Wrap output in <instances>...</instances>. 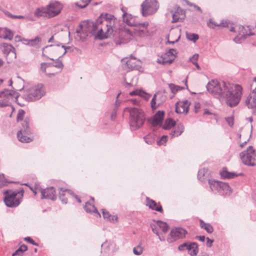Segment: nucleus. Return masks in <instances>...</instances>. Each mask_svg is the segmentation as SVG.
<instances>
[{
    "label": "nucleus",
    "instance_id": "obj_44",
    "mask_svg": "<svg viewBox=\"0 0 256 256\" xmlns=\"http://www.w3.org/2000/svg\"><path fill=\"white\" fill-rule=\"evenodd\" d=\"M13 182H8L7 180L4 176V174H0V188H2L4 186L7 185L8 183H12Z\"/></svg>",
    "mask_w": 256,
    "mask_h": 256
},
{
    "label": "nucleus",
    "instance_id": "obj_32",
    "mask_svg": "<svg viewBox=\"0 0 256 256\" xmlns=\"http://www.w3.org/2000/svg\"><path fill=\"white\" fill-rule=\"evenodd\" d=\"M26 40L27 41V40ZM28 45L31 46H36L42 42V38L40 36H37L34 38L28 40Z\"/></svg>",
    "mask_w": 256,
    "mask_h": 256
},
{
    "label": "nucleus",
    "instance_id": "obj_3",
    "mask_svg": "<svg viewBox=\"0 0 256 256\" xmlns=\"http://www.w3.org/2000/svg\"><path fill=\"white\" fill-rule=\"evenodd\" d=\"M232 83L223 80H212L206 85L207 90L216 98H224L225 94L228 92Z\"/></svg>",
    "mask_w": 256,
    "mask_h": 256
},
{
    "label": "nucleus",
    "instance_id": "obj_39",
    "mask_svg": "<svg viewBox=\"0 0 256 256\" xmlns=\"http://www.w3.org/2000/svg\"><path fill=\"white\" fill-rule=\"evenodd\" d=\"M27 246L24 244L21 246L17 250L12 254V256H22L23 252L27 250Z\"/></svg>",
    "mask_w": 256,
    "mask_h": 256
},
{
    "label": "nucleus",
    "instance_id": "obj_42",
    "mask_svg": "<svg viewBox=\"0 0 256 256\" xmlns=\"http://www.w3.org/2000/svg\"><path fill=\"white\" fill-rule=\"evenodd\" d=\"M126 64L128 68L132 70H138V66L136 65L134 62H132L130 60L126 61Z\"/></svg>",
    "mask_w": 256,
    "mask_h": 256
},
{
    "label": "nucleus",
    "instance_id": "obj_29",
    "mask_svg": "<svg viewBox=\"0 0 256 256\" xmlns=\"http://www.w3.org/2000/svg\"><path fill=\"white\" fill-rule=\"evenodd\" d=\"M200 227L205 230L207 232L212 233L213 231V227L211 224L208 223H206L202 220H200Z\"/></svg>",
    "mask_w": 256,
    "mask_h": 256
},
{
    "label": "nucleus",
    "instance_id": "obj_62",
    "mask_svg": "<svg viewBox=\"0 0 256 256\" xmlns=\"http://www.w3.org/2000/svg\"><path fill=\"white\" fill-rule=\"evenodd\" d=\"M226 120L229 126H232L234 125L233 119L231 118H226Z\"/></svg>",
    "mask_w": 256,
    "mask_h": 256
},
{
    "label": "nucleus",
    "instance_id": "obj_11",
    "mask_svg": "<svg viewBox=\"0 0 256 256\" xmlns=\"http://www.w3.org/2000/svg\"><path fill=\"white\" fill-rule=\"evenodd\" d=\"M159 4L156 0H145L141 4V12L143 16L154 14L158 9Z\"/></svg>",
    "mask_w": 256,
    "mask_h": 256
},
{
    "label": "nucleus",
    "instance_id": "obj_16",
    "mask_svg": "<svg viewBox=\"0 0 256 256\" xmlns=\"http://www.w3.org/2000/svg\"><path fill=\"white\" fill-rule=\"evenodd\" d=\"M0 48L5 56L10 55L14 58H16V50L12 44L7 43H2L0 45Z\"/></svg>",
    "mask_w": 256,
    "mask_h": 256
},
{
    "label": "nucleus",
    "instance_id": "obj_40",
    "mask_svg": "<svg viewBox=\"0 0 256 256\" xmlns=\"http://www.w3.org/2000/svg\"><path fill=\"white\" fill-rule=\"evenodd\" d=\"M174 60V58H172V59H170L169 60H166V58L164 57L160 56V58L158 59L157 62L158 64H172Z\"/></svg>",
    "mask_w": 256,
    "mask_h": 256
},
{
    "label": "nucleus",
    "instance_id": "obj_57",
    "mask_svg": "<svg viewBox=\"0 0 256 256\" xmlns=\"http://www.w3.org/2000/svg\"><path fill=\"white\" fill-rule=\"evenodd\" d=\"M2 92H4V96L3 97H6V98H8L9 96H10L12 94L10 92V90H8V89H4V90H2Z\"/></svg>",
    "mask_w": 256,
    "mask_h": 256
},
{
    "label": "nucleus",
    "instance_id": "obj_49",
    "mask_svg": "<svg viewBox=\"0 0 256 256\" xmlns=\"http://www.w3.org/2000/svg\"><path fill=\"white\" fill-rule=\"evenodd\" d=\"M167 136H162L158 140H157L156 142L158 145L161 146L166 144V142H167Z\"/></svg>",
    "mask_w": 256,
    "mask_h": 256
},
{
    "label": "nucleus",
    "instance_id": "obj_21",
    "mask_svg": "<svg viewBox=\"0 0 256 256\" xmlns=\"http://www.w3.org/2000/svg\"><path fill=\"white\" fill-rule=\"evenodd\" d=\"M122 19L123 22L126 23L128 26H134L136 24V20H134V18L131 14H128L127 12H124L122 14Z\"/></svg>",
    "mask_w": 256,
    "mask_h": 256
},
{
    "label": "nucleus",
    "instance_id": "obj_22",
    "mask_svg": "<svg viewBox=\"0 0 256 256\" xmlns=\"http://www.w3.org/2000/svg\"><path fill=\"white\" fill-rule=\"evenodd\" d=\"M84 209L87 212L96 214L99 217H100V214L99 213L96 206L89 202H87L86 203Z\"/></svg>",
    "mask_w": 256,
    "mask_h": 256
},
{
    "label": "nucleus",
    "instance_id": "obj_24",
    "mask_svg": "<svg viewBox=\"0 0 256 256\" xmlns=\"http://www.w3.org/2000/svg\"><path fill=\"white\" fill-rule=\"evenodd\" d=\"M176 125V121L172 118H168L165 120L164 124L162 127L164 130H168L170 129L172 127Z\"/></svg>",
    "mask_w": 256,
    "mask_h": 256
},
{
    "label": "nucleus",
    "instance_id": "obj_6",
    "mask_svg": "<svg viewBox=\"0 0 256 256\" xmlns=\"http://www.w3.org/2000/svg\"><path fill=\"white\" fill-rule=\"evenodd\" d=\"M129 123L132 130H136L141 128L146 120L144 112L136 108H131L129 110Z\"/></svg>",
    "mask_w": 256,
    "mask_h": 256
},
{
    "label": "nucleus",
    "instance_id": "obj_60",
    "mask_svg": "<svg viewBox=\"0 0 256 256\" xmlns=\"http://www.w3.org/2000/svg\"><path fill=\"white\" fill-rule=\"evenodd\" d=\"M10 106L7 101L0 100V108H4Z\"/></svg>",
    "mask_w": 256,
    "mask_h": 256
},
{
    "label": "nucleus",
    "instance_id": "obj_27",
    "mask_svg": "<svg viewBox=\"0 0 256 256\" xmlns=\"http://www.w3.org/2000/svg\"><path fill=\"white\" fill-rule=\"evenodd\" d=\"M207 25L211 28H214L216 26H222V27H226L228 26L226 22L224 23L223 21H222L220 23L218 24L215 22H213L211 18H210L207 22Z\"/></svg>",
    "mask_w": 256,
    "mask_h": 256
},
{
    "label": "nucleus",
    "instance_id": "obj_15",
    "mask_svg": "<svg viewBox=\"0 0 256 256\" xmlns=\"http://www.w3.org/2000/svg\"><path fill=\"white\" fill-rule=\"evenodd\" d=\"M180 250H183L185 249L188 250V252L191 256H196L198 252V246L196 242H193L190 244H183L180 245L178 248Z\"/></svg>",
    "mask_w": 256,
    "mask_h": 256
},
{
    "label": "nucleus",
    "instance_id": "obj_61",
    "mask_svg": "<svg viewBox=\"0 0 256 256\" xmlns=\"http://www.w3.org/2000/svg\"><path fill=\"white\" fill-rule=\"evenodd\" d=\"M10 92L12 94V95H10V96H15V98L16 99V100L18 96H20V94L17 92H16L15 90H10Z\"/></svg>",
    "mask_w": 256,
    "mask_h": 256
},
{
    "label": "nucleus",
    "instance_id": "obj_41",
    "mask_svg": "<svg viewBox=\"0 0 256 256\" xmlns=\"http://www.w3.org/2000/svg\"><path fill=\"white\" fill-rule=\"evenodd\" d=\"M207 171L208 170L205 168L199 170L198 174V178L201 181H203L204 180V177Z\"/></svg>",
    "mask_w": 256,
    "mask_h": 256
},
{
    "label": "nucleus",
    "instance_id": "obj_53",
    "mask_svg": "<svg viewBox=\"0 0 256 256\" xmlns=\"http://www.w3.org/2000/svg\"><path fill=\"white\" fill-rule=\"evenodd\" d=\"M176 50L174 48H170L168 52H166L164 54V56H174L175 57V56L174 54V52H176Z\"/></svg>",
    "mask_w": 256,
    "mask_h": 256
},
{
    "label": "nucleus",
    "instance_id": "obj_20",
    "mask_svg": "<svg viewBox=\"0 0 256 256\" xmlns=\"http://www.w3.org/2000/svg\"><path fill=\"white\" fill-rule=\"evenodd\" d=\"M232 192L228 184L226 182H222L221 184L220 188L219 189L218 194L224 196V197L230 196Z\"/></svg>",
    "mask_w": 256,
    "mask_h": 256
},
{
    "label": "nucleus",
    "instance_id": "obj_55",
    "mask_svg": "<svg viewBox=\"0 0 256 256\" xmlns=\"http://www.w3.org/2000/svg\"><path fill=\"white\" fill-rule=\"evenodd\" d=\"M79 27L80 28H77L76 30V32L78 34H84V24L83 23H80V24H79Z\"/></svg>",
    "mask_w": 256,
    "mask_h": 256
},
{
    "label": "nucleus",
    "instance_id": "obj_7",
    "mask_svg": "<svg viewBox=\"0 0 256 256\" xmlns=\"http://www.w3.org/2000/svg\"><path fill=\"white\" fill-rule=\"evenodd\" d=\"M24 190L23 188H20L18 190L12 192L7 190L4 192V201L6 206L9 208H15L20 203L24 196Z\"/></svg>",
    "mask_w": 256,
    "mask_h": 256
},
{
    "label": "nucleus",
    "instance_id": "obj_51",
    "mask_svg": "<svg viewBox=\"0 0 256 256\" xmlns=\"http://www.w3.org/2000/svg\"><path fill=\"white\" fill-rule=\"evenodd\" d=\"M6 28H0V38L6 39L8 36L6 34Z\"/></svg>",
    "mask_w": 256,
    "mask_h": 256
},
{
    "label": "nucleus",
    "instance_id": "obj_17",
    "mask_svg": "<svg viewBox=\"0 0 256 256\" xmlns=\"http://www.w3.org/2000/svg\"><path fill=\"white\" fill-rule=\"evenodd\" d=\"M220 174L222 179H231L238 176L243 175L242 173L237 174L235 172H230L228 170L226 167L222 168V170L220 172Z\"/></svg>",
    "mask_w": 256,
    "mask_h": 256
},
{
    "label": "nucleus",
    "instance_id": "obj_18",
    "mask_svg": "<svg viewBox=\"0 0 256 256\" xmlns=\"http://www.w3.org/2000/svg\"><path fill=\"white\" fill-rule=\"evenodd\" d=\"M146 205L152 210L160 212H163L162 206L160 204H158L154 200L150 199L149 198L147 197L146 198Z\"/></svg>",
    "mask_w": 256,
    "mask_h": 256
},
{
    "label": "nucleus",
    "instance_id": "obj_14",
    "mask_svg": "<svg viewBox=\"0 0 256 256\" xmlns=\"http://www.w3.org/2000/svg\"><path fill=\"white\" fill-rule=\"evenodd\" d=\"M42 199L48 198L52 200L56 199V191L54 186L40 190Z\"/></svg>",
    "mask_w": 256,
    "mask_h": 256
},
{
    "label": "nucleus",
    "instance_id": "obj_10",
    "mask_svg": "<svg viewBox=\"0 0 256 256\" xmlns=\"http://www.w3.org/2000/svg\"><path fill=\"white\" fill-rule=\"evenodd\" d=\"M240 156L245 165L248 166L256 165V154L252 146H249L246 150L240 152Z\"/></svg>",
    "mask_w": 256,
    "mask_h": 256
},
{
    "label": "nucleus",
    "instance_id": "obj_30",
    "mask_svg": "<svg viewBox=\"0 0 256 256\" xmlns=\"http://www.w3.org/2000/svg\"><path fill=\"white\" fill-rule=\"evenodd\" d=\"M156 225L162 230L164 232H167L169 229V226L168 224L160 220H158L156 221Z\"/></svg>",
    "mask_w": 256,
    "mask_h": 256
},
{
    "label": "nucleus",
    "instance_id": "obj_9",
    "mask_svg": "<svg viewBox=\"0 0 256 256\" xmlns=\"http://www.w3.org/2000/svg\"><path fill=\"white\" fill-rule=\"evenodd\" d=\"M44 94L43 85L39 84L28 90L24 96L26 100L34 102L40 99Z\"/></svg>",
    "mask_w": 256,
    "mask_h": 256
},
{
    "label": "nucleus",
    "instance_id": "obj_63",
    "mask_svg": "<svg viewBox=\"0 0 256 256\" xmlns=\"http://www.w3.org/2000/svg\"><path fill=\"white\" fill-rule=\"evenodd\" d=\"M178 16L176 14H172V22H176L178 21Z\"/></svg>",
    "mask_w": 256,
    "mask_h": 256
},
{
    "label": "nucleus",
    "instance_id": "obj_43",
    "mask_svg": "<svg viewBox=\"0 0 256 256\" xmlns=\"http://www.w3.org/2000/svg\"><path fill=\"white\" fill-rule=\"evenodd\" d=\"M80 1L82 2V4L76 2L75 4L80 8H84L88 6V4L90 2L91 0H80Z\"/></svg>",
    "mask_w": 256,
    "mask_h": 256
},
{
    "label": "nucleus",
    "instance_id": "obj_35",
    "mask_svg": "<svg viewBox=\"0 0 256 256\" xmlns=\"http://www.w3.org/2000/svg\"><path fill=\"white\" fill-rule=\"evenodd\" d=\"M186 37L188 40L195 42L199 38V36L194 33L186 32Z\"/></svg>",
    "mask_w": 256,
    "mask_h": 256
},
{
    "label": "nucleus",
    "instance_id": "obj_13",
    "mask_svg": "<svg viewBox=\"0 0 256 256\" xmlns=\"http://www.w3.org/2000/svg\"><path fill=\"white\" fill-rule=\"evenodd\" d=\"M62 8V5L60 2H50L47 6L48 14L50 17H54L60 13Z\"/></svg>",
    "mask_w": 256,
    "mask_h": 256
},
{
    "label": "nucleus",
    "instance_id": "obj_64",
    "mask_svg": "<svg viewBox=\"0 0 256 256\" xmlns=\"http://www.w3.org/2000/svg\"><path fill=\"white\" fill-rule=\"evenodd\" d=\"M194 238L198 240H205L206 239V236L204 235L196 236Z\"/></svg>",
    "mask_w": 256,
    "mask_h": 256
},
{
    "label": "nucleus",
    "instance_id": "obj_4",
    "mask_svg": "<svg viewBox=\"0 0 256 256\" xmlns=\"http://www.w3.org/2000/svg\"><path fill=\"white\" fill-rule=\"evenodd\" d=\"M114 16L108 13H102L94 21L86 20L82 22L84 26V34L88 36L90 34L92 35L98 29L99 25L102 24L104 22V19L112 20Z\"/></svg>",
    "mask_w": 256,
    "mask_h": 256
},
{
    "label": "nucleus",
    "instance_id": "obj_36",
    "mask_svg": "<svg viewBox=\"0 0 256 256\" xmlns=\"http://www.w3.org/2000/svg\"><path fill=\"white\" fill-rule=\"evenodd\" d=\"M198 54H196L190 58V61L192 63V64L196 66V68L198 70H200V68L198 62Z\"/></svg>",
    "mask_w": 256,
    "mask_h": 256
},
{
    "label": "nucleus",
    "instance_id": "obj_12",
    "mask_svg": "<svg viewBox=\"0 0 256 256\" xmlns=\"http://www.w3.org/2000/svg\"><path fill=\"white\" fill-rule=\"evenodd\" d=\"M170 235L174 238L182 239L186 238H191L187 230L182 227L172 228L170 230Z\"/></svg>",
    "mask_w": 256,
    "mask_h": 256
},
{
    "label": "nucleus",
    "instance_id": "obj_25",
    "mask_svg": "<svg viewBox=\"0 0 256 256\" xmlns=\"http://www.w3.org/2000/svg\"><path fill=\"white\" fill-rule=\"evenodd\" d=\"M176 128H178V130H180V132L174 130H172L170 133V135L172 136V138L176 136H178L181 135V134L184 132V124L181 122L178 123L177 124Z\"/></svg>",
    "mask_w": 256,
    "mask_h": 256
},
{
    "label": "nucleus",
    "instance_id": "obj_33",
    "mask_svg": "<svg viewBox=\"0 0 256 256\" xmlns=\"http://www.w3.org/2000/svg\"><path fill=\"white\" fill-rule=\"evenodd\" d=\"M59 191V198L62 202L63 204H67V198H64L65 192H66V189H64L62 188H58Z\"/></svg>",
    "mask_w": 256,
    "mask_h": 256
},
{
    "label": "nucleus",
    "instance_id": "obj_37",
    "mask_svg": "<svg viewBox=\"0 0 256 256\" xmlns=\"http://www.w3.org/2000/svg\"><path fill=\"white\" fill-rule=\"evenodd\" d=\"M62 57V56H61L58 58H56L55 60L52 58H49L48 56H46V58H49L50 60L55 62V63L54 64V67H56V68H62L64 67V64H63L62 60H60V58Z\"/></svg>",
    "mask_w": 256,
    "mask_h": 256
},
{
    "label": "nucleus",
    "instance_id": "obj_54",
    "mask_svg": "<svg viewBox=\"0 0 256 256\" xmlns=\"http://www.w3.org/2000/svg\"><path fill=\"white\" fill-rule=\"evenodd\" d=\"M168 86L171 90V92L174 94H176L178 92L176 85H175L174 84H168Z\"/></svg>",
    "mask_w": 256,
    "mask_h": 256
},
{
    "label": "nucleus",
    "instance_id": "obj_45",
    "mask_svg": "<svg viewBox=\"0 0 256 256\" xmlns=\"http://www.w3.org/2000/svg\"><path fill=\"white\" fill-rule=\"evenodd\" d=\"M25 113V111L22 109H20L18 110L16 116L17 122L23 120Z\"/></svg>",
    "mask_w": 256,
    "mask_h": 256
},
{
    "label": "nucleus",
    "instance_id": "obj_2",
    "mask_svg": "<svg viewBox=\"0 0 256 256\" xmlns=\"http://www.w3.org/2000/svg\"><path fill=\"white\" fill-rule=\"evenodd\" d=\"M116 20V18L115 17L112 20L104 19V22L102 24H104L106 28V32H104L103 28H98L96 33L94 34V40H104L112 36L116 38H118V40H116V44H118L120 41L119 28L118 30H114L116 28L114 26Z\"/></svg>",
    "mask_w": 256,
    "mask_h": 256
},
{
    "label": "nucleus",
    "instance_id": "obj_58",
    "mask_svg": "<svg viewBox=\"0 0 256 256\" xmlns=\"http://www.w3.org/2000/svg\"><path fill=\"white\" fill-rule=\"evenodd\" d=\"M112 241H105L103 244H101L102 248H104V247H108L110 249V245L112 244Z\"/></svg>",
    "mask_w": 256,
    "mask_h": 256
},
{
    "label": "nucleus",
    "instance_id": "obj_8",
    "mask_svg": "<svg viewBox=\"0 0 256 256\" xmlns=\"http://www.w3.org/2000/svg\"><path fill=\"white\" fill-rule=\"evenodd\" d=\"M29 122L30 118H26L22 123V128L17 132L18 138L22 142H30L33 140L32 137L28 136L32 133L29 126Z\"/></svg>",
    "mask_w": 256,
    "mask_h": 256
},
{
    "label": "nucleus",
    "instance_id": "obj_23",
    "mask_svg": "<svg viewBox=\"0 0 256 256\" xmlns=\"http://www.w3.org/2000/svg\"><path fill=\"white\" fill-rule=\"evenodd\" d=\"M130 96H144V98L146 100H148L149 98V97L150 96V94H147L143 90L138 89H136L132 92H130Z\"/></svg>",
    "mask_w": 256,
    "mask_h": 256
},
{
    "label": "nucleus",
    "instance_id": "obj_19",
    "mask_svg": "<svg viewBox=\"0 0 256 256\" xmlns=\"http://www.w3.org/2000/svg\"><path fill=\"white\" fill-rule=\"evenodd\" d=\"M208 182L211 190L214 194H218L222 182L216 180L214 179H208Z\"/></svg>",
    "mask_w": 256,
    "mask_h": 256
},
{
    "label": "nucleus",
    "instance_id": "obj_48",
    "mask_svg": "<svg viewBox=\"0 0 256 256\" xmlns=\"http://www.w3.org/2000/svg\"><path fill=\"white\" fill-rule=\"evenodd\" d=\"M182 104L184 106V111H182V112H185L186 114H188L189 110L190 102H189L188 100H184L182 101Z\"/></svg>",
    "mask_w": 256,
    "mask_h": 256
},
{
    "label": "nucleus",
    "instance_id": "obj_38",
    "mask_svg": "<svg viewBox=\"0 0 256 256\" xmlns=\"http://www.w3.org/2000/svg\"><path fill=\"white\" fill-rule=\"evenodd\" d=\"M144 250V246H142V244H140L136 246L134 248L133 252L134 254L139 256L142 253Z\"/></svg>",
    "mask_w": 256,
    "mask_h": 256
},
{
    "label": "nucleus",
    "instance_id": "obj_47",
    "mask_svg": "<svg viewBox=\"0 0 256 256\" xmlns=\"http://www.w3.org/2000/svg\"><path fill=\"white\" fill-rule=\"evenodd\" d=\"M156 94H154L150 101V106L152 110H155L159 106V104L157 106L156 104Z\"/></svg>",
    "mask_w": 256,
    "mask_h": 256
},
{
    "label": "nucleus",
    "instance_id": "obj_50",
    "mask_svg": "<svg viewBox=\"0 0 256 256\" xmlns=\"http://www.w3.org/2000/svg\"><path fill=\"white\" fill-rule=\"evenodd\" d=\"M54 67V63L52 62H42L41 64V68L43 72L46 71V68L47 67Z\"/></svg>",
    "mask_w": 256,
    "mask_h": 256
},
{
    "label": "nucleus",
    "instance_id": "obj_34",
    "mask_svg": "<svg viewBox=\"0 0 256 256\" xmlns=\"http://www.w3.org/2000/svg\"><path fill=\"white\" fill-rule=\"evenodd\" d=\"M148 121L152 124L153 127H156L158 126L160 127H162V122L154 117V116H153L151 119H150Z\"/></svg>",
    "mask_w": 256,
    "mask_h": 256
},
{
    "label": "nucleus",
    "instance_id": "obj_26",
    "mask_svg": "<svg viewBox=\"0 0 256 256\" xmlns=\"http://www.w3.org/2000/svg\"><path fill=\"white\" fill-rule=\"evenodd\" d=\"M156 132V129H154L153 132L147 134L144 138V141L146 144H152L154 142L156 137L154 132Z\"/></svg>",
    "mask_w": 256,
    "mask_h": 256
},
{
    "label": "nucleus",
    "instance_id": "obj_1",
    "mask_svg": "<svg viewBox=\"0 0 256 256\" xmlns=\"http://www.w3.org/2000/svg\"><path fill=\"white\" fill-rule=\"evenodd\" d=\"M134 31L124 26L119 28V34L120 41L119 44H125L128 42L131 39L133 35L142 36L146 32L147 26L148 25V22H138L136 21Z\"/></svg>",
    "mask_w": 256,
    "mask_h": 256
},
{
    "label": "nucleus",
    "instance_id": "obj_46",
    "mask_svg": "<svg viewBox=\"0 0 256 256\" xmlns=\"http://www.w3.org/2000/svg\"><path fill=\"white\" fill-rule=\"evenodd\" d=\"M164 114L165 112L164 110H158L154 116L162 122Z\"/></svg>",
    "mask_w": 256,
    "mask_h": 256
},
{
    "label": "nucleus",
    "instance_id": "obj_5",
    "mask_svg": "<svg viewBox=\"0 0 256 256\" xmlns=\"http://www.w3.org/2000/svg\"><path fill=\"white\" fill-rule=\"evenodd\" d=\"M230 90L225 94L224 98L226 104L230 108L236 106L240 102L242 94L243 88L238 84H231Z\"/></svg>",
    "mask_w": 256,
    "mask_h": 256
},
{
    "label": "nucleus",
    "instance_id": "obj_59",
    "mask_svg": "<svg viewBox=\"0 0 256 256\" xmlns=\"http://www.w3.org/2000/svg\"><path fill=\"white\" fill-rule=\"evenodd\" d=\"M178 104H179V102H176V104H175V106H176L175 112H176L177 113V114L185 113V112H182V111L180 109V108H179V107L178 106Z\"/></svg>",
    "mask_w": 256,
    "mask_h": 256
},
{
    "label": "nucleus",
    "instance_id": "obj_56",
    "mask_svg": "<svg viewBox=\"0 0 256 256\" xmlns=\"http://www.w3.org/2000/svg\"><path fill=\"white\" fill-rule=\"evenodd\" d=\"M6 34L8 36V37L6 39L9 40H12L13 38V32H12L6 28Z\"/></svg>",
    "mask_w": 256,
    "mask_h": 256
},
{
    "label": "nucleus",
    "instance_id": "obj_28",
    "mask_svg": "<svg viewBox=\"0 0 256 256\" xmlns=\"http://www.w3.org/2000/svg\"><path fill=\"white\" fill-rule=\"evenodd\" d=\"M46 14H48L47 6L46 8H38L34 12V16L38 18L44 16Z\"/></svg>",
    "mask_w": 256,
    "mask_h": 256
},
{
    "label": "nucleus",
    "instance_id": "obj_31",
    "mask_svg": "<svg viewBox=\"0 0 256 256\" xmlns=\"http://www.w3.org/2000/svg\"><path fill=\"white\" fill-rule=\"evenodd\" d=\"M240 35H242L240 37H239L238 36H237L234 38V41L236 43H241L242 40H244L246 38V36H250L253 35V34L250 32L248 34L246 33V34H244V32H242V34H240Z\"/></svg>",
    "mask_w": 256,
    "mask_h": 256
},
{
    "label": "nucleus",
    "instance_id": "obj_52",
    "mask_svg": "<svg viewBox=\"0 0 256 256\" xmlns=\"http://www.w3.org/2000/svg\"><path fill=\"white\" fill-rule=\"evenodd\" d=\"M102 213L103 217L104 219H106L108 220H110L112 215L108 211L105 209H102Z\"/></svg>",
    "mask_w": 256,
    "mask_h": 256
}]
</instances>
